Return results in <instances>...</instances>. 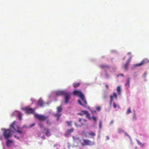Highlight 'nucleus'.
I'll list each match as a JSON object with an SVG mask.
<instances>
[{"instance_id": "nucleus-33", "label": "nucleus", "mask_w": 149, "mask_h": 149, "mask_svg": "<svg viewBox=\"0 0 149 149\" xmlns=\"http://www.w3.org/2000/svg\"><path fill=\"white\" fill-rule=\"evenodd\" d=\"M116 104L114 102L113 103V107L114 108H116Z\"/></svg>"}, {"instance_id": "nucleus-49", "label": "nucleus", "mask_w": 149, "mask_h": 149, "mask_svg": "<svg viewBox=\"0 0 149 149\" xmlns=\"http://www.w3.org/2000/svg\"><path fill=\"white\" fill-rule=\"evenodd\" d=\"M93 135H94H94H95V134L94 133Z\"/></svg>"}, {"instance_id": "nucleus-6", "label": "nucleus", "mask_w": 149, "mask_h": 149, "mask_svg": "<svg viewBox=\"0 0 149 149\" xmlns=\"http://www.w3.org/2000/svg\"><path fill=\"white\" fill-rule=\"evenodd\" d=\"M149 63V60L147 58L144 59L140 63L135 65V66H141L143 64Z\"/></svg>"}, {"instance_id": "nucleus-19", "label": "nucleus", "mask_w": 149, "mask_h": 149, "mask_svg": "<svg viewBox=\"0 0 149 149\" xmlns=\"http://www.w3.org/2000/svg\"><path fill=\"white\" fill-rule=\"evenodd\" d=\"M80 85L79 83H76L73 84V85L74 88H76L79 86Z\"/></svg>"}, {"instance_id": "nucleus-41", "label": "nucleus", "mask_w": 149, "mask_h": 149, "mask_svg": "<svg viewBox=\"0 0 149 149\" xmlns=\"http://www.w3.org/2000/svg\"><path fill=\"white\" fill-rule=\"evenodd\" d=\"M127 54L129 55H131V53L130 52H129Z\"/></svg>"}, {"instance_id": "nucleus-13", "label": "nucleus", "mask_w": 149, "mask_h": 149, "mask_svg": "<svg viewBox=\"0 0 149 149\" xmlns=\"http://www.w3.org/2000/svg\"><path fill=\"white\" fill-rule=\"evenodd\" d=\"M46 131V133L44 132V133H45L46 136H51V133L49 130L48 129L45 128L44 129V131Z\"/></svg>"}, {"instance_id": "nucleus-23", "label": "nucleus", "mask_w": 149, "mask_h": 149, "mask_svg": "<svg viewBox=\"0 0 149 149\" xmlns=\"http://www.w3.org/2000/svg\"><path fill=\"white\" fill-rule=\"evenodd\" d=\"M87 135L90 137H92L93 136V133L92 132H89L87 133Z\"/></svg>"}, {"instance_id": "nucleus-40", "label": "nucleus", "mask_w": 149, "mask_h": 149, "mask_svg": "<svg viewBox=\"0 0 149 149\" xmlns=\"http://www.w3.org/2000/svg\"><path fill=\"white\" fill-rule=\"evenodd\" d=\"M105 86H106V88H107V89H108V88L109 87H108V85H105Z\"/></svg>"}, {"instance_id": "nucleus-36", "label": "nucleus", "mask_w": 149, "mask_h": 149, "mask_svg": "<svg viewBox=\"0 0 149 149\" xmlns=\"http://www.w3.org/2000/svg\"><path fill=\"white\" fill-rule=\"evenodd\" d=\"M139 145H141V146H144V144H142L141 143H139Z\"/></svg>"}, {"instance_id": "nucleus-9", "label": "nucleus", "mask_w": 149, "mask_h": 149, "mask_svg": "<svg viewBox=\"0 0 149 149\" xmlns=\"http://www.w3.org/2000/svg\"><path fill=\"white\" fill-rule=\"evenodd\" d=\"M35 109L30 108L29 107H26L24 109L26 113L28 114H32L34 113Z\"/></svg>"}, {"instance_id": "nucleus-43", "label": "nucleus", "mask_w": 149, "mask_h": 149, "mask_svg": "<svg viewBox=\"0 0 149 149\" xmlns=\"http://www.w3.org/2000/svg\"><path fill=\"white\" fill-rule=\"evenodd\" d=\"M135 113H134V116H133V117L134 118V117H135Z\"/></svg>"}, {"instance_id": "nucleus-7", "label": "nucleus", "mask_w": 149, "mask_h": 149, "mask_svg": "<svg viewBox=\"0 0 149 149\" xmlns=\"http://www.w3.org/2000/svg\"><path fill=\"white\" fill-rule=\"evenodd\" d=\"M78 114L81 116L85 114L87 118L89 119H91L90 115L89 113L87 111L82 110L81 111V113H79Z\"/></svg>"}, {"instance_id": "nucleus-34", "label": "nucleus", "mask_w": 149, "mask_h": 149, "mask_svg": "<svg viewBox=\"0 0 149 149\" xmlns=\"http://www.w3.org/2000/svg\"><path fill=\"white\" fill-rule=\"evenodd\" d=\"M47 124H50V122L49 121V120H48L46 122Z\"/></svg>"}, {"instance_id": "nucleus-17", "label": "nucleus", "mask_w": 149, "mask_h": 149, "mask_svg": "<svg viewBox=\"0 0 149 149\" xmlns=\"http://www.w3.org/2000/svg\"><path fill=\"white\" fill-rule=\"evenodd\" d=\"M130 61H127L126 63L124 65V68L125 70H127L128 69V66L129 65Z\"/></svg>"}, {"instance_id": "nucleus-16", "label": "nucleus", "mask_w": 149, "mask_h": 149, "mask_svg": "<svg viewBox=\"0 0 149 149\" xmlns=\"http://www.w3.org/2000/svg\"><path fill=\"white\" fill-rule=\"evenodd\" d=\"M74 130V129L73 128H72L70 129L67 130L65 133V136H68L71 133L73 132Z\"/></svg>"}, {"instance_id": "nucleus-32", "label": "nucleus", "mask_w": 149, "mask_h": 149, "mask_svg": "<svg viewBox=\"0 0 149 149\" xmlns=\"http://www.w3.org/2000/svg\"><path fill=\"white\" fill-rule=\"evenodd\" d=\"M113 97H115V98H117V94L115 93V92L113 93Z\"/></svg>"}, {"instance_id": "nucleus-44", "label": "nucleus", "mask_w": 149, "mask_h": 149, "mask_svg": "<svg viewBox=\"0 0 149 149\" xmlns=\"http://www.w3.org/2000/svg\"><path fill=\"white\" fill-rule=\"evenodd\" d=\"M113 123V121H112L111 122V123Z\"/></svg>"}, {"instance_id": "nucleus-47", "label": "nucleus", "mask_w": 149, "mask_h": 149, "mask_svg": "<svg viewBox=\"0 0 149 149\" xmlns=\"http://www.w3.org/2000/svg\"><path fill=\"white\" fill-rule=\"evenodd\" d=\"M96 112V111H94V112Z\"/></svg>"}, {"instance_id": "nucleus-27", "label": "nucleus", "mask_w": 149, "mask_h": 149, "mask_svg": "<svg viewBox=\"0 0 149 149\" xmlns=\"http://www.w3.org/2000/svg\"><path fill=\"white\" fill-rule=\"evenodd\" d=\"M102 127V122L101 121H99V129L100 130Z\"/></svg>"}, {"instance_id": "nucleus-46", "label": "nucleus", "mask_w": 149, "mask_h": 149, "mask_svg": "<svg viewBox=\"0 0 149 149\" xmlns=\"http://www.w3.org/2000/svg\"><path fill=\"white\" fill-rule=\"evenodd\" d=\"M135 149H137V147H135Z\"/></svg>"}, {"instance_id": "nucleus-5", "label": "nucleus", "mask_w": 149, "mask_h": 149, "mask_svg": "<svg viewBox=\"0 0 149 149\" xmlns=\"http://www.w3.org/2000/svg\"><path fill=\"white\" fill-rule=\"evenodd\" d=\"M34 116L36 118L40 120H45L48 118V116H45L44 115H40L37 114H35Z\"/></svg>"}, {"instance_id": "nucleus-8", "label": "nucleus", "mask_w": 149, "mask_h": 149, "mask_svg": "<svg viewBox=\"0 0 149 149\" xmlns=\"http://www.w3.org/2000/svg\"><path fill=\"white\" fill-rule=\"evenodd\" d=\"M64 95L65 102V104H68L69 102L70 98V94L67 92H66Z\"/></svg>"}, {"instance_id": "nucleus-24", "label": "nucleus", "mask_w": 149, "mask_h": 149, "mask_svg": "<svg viewBox=\"0 0 149 149\" xmlns=\"http://www.w3.org/2000/svg\"><path fill=\"white\" fill-rule=\"evenodd\" d=\"M18 116L19 119L20 120H21L22 119V114L21 113L19 112L18 113Z\"/></svg>"}, {"instance_id": "nucleus-4", "label": "nucleus", "mask_w": 149, "mask_h": 149, "mask_svg": "<svg viewBox=\"0 0 149 149\" xmlns=\"http://www.w3.org/2000/svg\"><path fill=\"white\" fill-rule=\"evenodd\" d=\"M81 99V101L79 100L78 102L79 104L85 107H86L87 105V102L84 95H82L80 97Z\"/></svg>"}, {"instance_id": "nucleus-18", "label": "nucleus", "mask_w": 149, "mask_h": 149, "mask_svg": "<svg viewBox=\"0 0 149 149\" xmlns=\"http://www.w3.org/2000/svg\"><path fill=\"white\" fill-rule=\"evenodd\" d=\"M125 86H128V87H129L130 86V78H128L127 80V82L125 84Z\"/></svg>"}, {"instance_id": "nucleus-35", "label": "nucleus", "mask_w": 149, "mask_h": 149, "mask_svg": "<svg viewBox=\"0 0 149 149\" xmlns=\"http://www.w3.org/2000/svg\"><path fill=\"white\" fill-rule=\"evenodd\" d=\"M106 140H108L109 139V138L108 136H106Z\"/></svg>"}, {"instance_id": "nucleus-21", "label": "nucleus", "mask_w": 149, "mask_h": 149, "mask_svg": "<svg viewBox=\"0 0 149 149\" xmlns=\"http://www.w3.org/2000/svg\"><path fill=\"white\" fill-rule=\"evenodd\" d=\"M61 115V113H57L55 115V116L57 118V121L58 120Z\"/></svg>"}, {"instance_id": "nucleus-11", "label": "nucleus", "mask_w": 149, "mask_h": 149, "mask_svg": "<svg viewBox=\"0 0 149 149\" xmlns=\"http://www.w3.org/2000/svg\"><path fill=\"white\" fill-rule=\"evenodd\" d=\"M73 93L74 95H77L80 97L84 95L81 91H74Z\"/></svg>"}, {"instance_id": "nucleus-48", "label": "nucleus", "mask_w": 149, "mask_h": 149, "mask_svg": "<svg viewBox=\"0 0 149 149\" xmlns=\"http://www.w3.org/2000/svg\"><path fill=\"white\" fill-rule=\"evenodd\" d=\"M131 57H130V59H131Z\"/></svg>"}, {"instance_id": "nucleus-1", "label": "nucleus", "mask_w": 149, "mask_h": 149, "mask_svg": "<svg viewBox=\"0 0 149 149\" xmlns=\"http://www.w3.org/2000/svg\"><path fill=\"white\" fill-rule=\"evenodd\" d=\"M15 121H14L13 123L10 125V129H13L15 131L17 132L19 134V136H17L16 135L14 136L15 138L18 139L19 138L20 136L22 137L24 135V133L22 131V130H19L18 127H17V130L15 128L14 125L15 124Z\"/></svg>"}, {"instance_id": "nucleus-31", "label": "nucleus", "mask_w": 149, "mask_h": 149, "mask_svg": "<svg viewBox=\"0 0 149 149\" xmlns=\"http://www.w3.org/2000/svg\"><path fill=\"white\" fill-rule=\"evenodd\" d=\"M118 132L119 133H121L123 132V129H118Z\"/></svg>"}, {"instance_id": "nucleus-30", "label": "nucleus", "mask_w": 149, "mask_h": 149, "mask_svg": "<svg viewBox=\"0 0 149 149\" xmlns=\"http://www.w3.org/2000/svg\"><path fill=\"white\" fill-rule=\"evenodd\" d=\"M96 109L98 111L101 110V107L100 106H97L96 107Z\"/></svg>"}, {"instance_id": "nucleus-3", "label": "nucleus", "mask_w": 149, "mask_h": 149, "mask_svg": "<svg viewBox=\"0 0 149 149\" xmlns=\"http://www.w3.org/2000/svg\"><path fill=\"white\" fill-rule=\"evenodd\" d=\"M3 136L4 138L7 139L12 136L10 130L9 129H4L3 131Z\"/></svg>"}, {"instance_id": "nucleus-22", "label": "nucleus", "mask_w": 149, "mask_h": 149, "mask_svg": "<svg viewBox=\"0 0 149 149\" xmlns=\"http://www.w3.org/2000/svg\"><path fill=\"white\" fill-rule=\"evenodd\" d=\"M117 91L119 94H120L121 93L120 88L119 86H118L117 88Z\"/></svg>"}, {"instance_id": "nucleus-45", "label": "nucleus", "mask_w": 149, "mask_h": 149, "mask_svg": "<svg viewBox=\"0 0 149 149\" xmlns=\"http://www.w3.org/2000/svg\"><path fill=\"white\" fill-rule=\"evenodd\" d=\"M117 106L119 108H120V107L118 105Z\"/></svg>"}, {"instance_id": "nucleus-42", "label": "nucleus", "mask_w": 149, "mask_h": 149, "mask_svg": "<svg viewBox=\"0 0 149 149\" xmlns=\"http://www.w3.org/2000/svg\"><path fill=\"white\" fill-rule=\"evenodd\" d=\"M120 76L123 77H124V75H123V74H120Z\"/></svg>"}, {"instance_id": "nucleus-37", "label": "nucleus", "mask_w": 149, "mask_h": 149, "mask_svg": "<svg viewBox=\"0 0 149 149\" xmlns=\"http://www.w3.org/2000/svg\"><path fill=\"white\" fill-rule=\"evenodd\" d=\"M93 119H94V121H96L97 120V119H96V118L94 116Z\"/></svg>"}, {"instance_id": "nucleus-2", "label": "nucleus", "mask_w": 149, "mask_h": 149, "mask_svg": "<svg viewBox=\"0 0 149 149\" xmlns=\"http://www.w3.org/2000/svg\"><path fill=\"white\" fill-rule=\"evenodd\" d=\"M87 121L84 119L79 118L77 122H74V125L76 127H81L87 124Z\"/></svg>"}, {"instance_id": "nucleus-25", "label": "nucleus", "mask_w": 149, "mask_h": 149, "mask_svg": "<svg viewBox=\"0 0 149 149\" xmlns=\"http://www.w3.org/2000/svg\"><path fill=\"white\" fill-rule=\"evenodd\" d=\"M100 67L102 68H109V67L106 65H102L100 66Z\"/></svg>"}, {"instance_id": "nucleus-38", "label": "nucleus", "mask_w": 149, "mask_h": 149, "mask_svg": "<svg viewBox=\"0 0 149 149\" xmlns=\"http://www.w3.org/2000/svg\"><path fill=\"white\" fill-rule=\"evenodd\" d=\"M125 134L126 136H128L129 137L130 136L126 132H125Z\"/></svg>"}, {"instance_id": "nucleus-28", "label": "nucleus", "mask_w": 149, "mask_h": 149, "mask_svg": "<svg viewBox=\"0 0 149 149\" xmlns=\"http://www.w3.org/2000/svg\"><path fill=\"white\" fill-rule=\"evenodd\" d=\"M110 104H111L112 102V101L113 98V96L111 95L110 96Z\"/></svg>"}, {"instance_id": "nucleus-20", "label": "nucleus", "mask_w": 149, "mask_h": 149, "mask_svg": "<svg viewBox=\"0 0 149 149\" xmlns=\"http://www.w3.org/2000/svg\"><path fill=\"white\" fill-rule=\"evenodd\" d=\"M62 109L61 106H60L57 107V112L58 113H60L62 111Z\"/></svg>"}, {"instance_id": "nucleus-26", "label": "nucleus", "mask_w": 149, "mask_h": 149, "mask_svg": "<svg viewBox=\"0 0 149 149\" xmlns=\"http://www.w3.org/2000/svg\"><path fill=\"white\" fill-rule=\"evenodd\" d=\"M72 121H66V123L68 125V126H72Z\"/></svg>"}, {"instance_id": "nucleus-15", "label": "nucleus", "mask_w": 149, "mask_h": 149, "mask_svg": "<svg viewBox=\"0 0 149 149\" xmlns=\"http://www.w3.org/2000/svg\"><path fill=\"white\" fill-rule=\"evenodd\" d=\"M38 105L41 107H42L44 106V103L42 100L40 98L38 100Z\"/></svg>"}, {"instance_id": "nucleus-39", "label": "nucleus", "mask_w": 149, "mask_h": 149, "mask_svg": "<svg viewBox=\"0 0 149 149\" xmlns=\"http://www.w3.org/2000/svg\"><path fill=\"white\" fill-rule=\"evenodd\" d=\"M35 125V124H33L31 125V127H32L34 126Z\"/></svg>"}, {"instance_id": "nucleus-12", "label": "nucleus", "mask_w": 149, "mask_h": 149, "mask_svg": "<svg viewBox=\"0 0 149 149\" xmlns=\"http://www.w3.org/2000/svg\"><path fill=\"white\" fill-rule=\"evenodd\" d=\"M84 142L82 143V146L89 145L91 143V141L88 140H83Z\"/></svg>"}, {"instance_id": "nucleus-29", "label": "nucleus", "mask_w": 149, "mask_h": 149, "mask_svg": "<svg viewBox=\"0 0 149 149\" xmlns=\"http://www.w3.org/2000/svg\"><path fill=\"white\" fill-rule=\"evenodd\" d=\"M131 109L130 108H129L127 110V114H129L131 112Z\"/></svg>"}, {"instance_id": "nucleus-14", "label": "nucleus", "mask_w": 149, "mask_h": 149, "mask_svg": "<svg viewBox=\"0 0 149 149\" xmlns=\"http://www.w3.org/2000/svg\"><path fill=\"white\" fill-rule=\"evenodd\" d=\"M13 143V141L8 139H7L6 142V146L8 147H9Z\"/></svg>"}, {"instance_id": "nucleus-10", "label": "nucleus", "mask_w": 149, "mask_h": 149, "mask_svg": "<svg viewBox=\"0 0 149 149\" xmlns=\"http://www.w3.org/2000/svg\"><path fill=\"white\" fill-rule=\"evenodd\" d=\"M66 92L64 91H59L56 92L55 94L56 96H59L64 95Z\"/></svg>"}]
</instances>
